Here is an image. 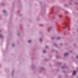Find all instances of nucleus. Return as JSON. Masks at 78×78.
Returning a JSON list of instances; mask_svg holds the SVG:
<instances>
[{
	"label": "nucleus",
	"instance_id": "nucleus-5",
	"mask_svg": "<svg viewBox=\"0 0 78 78\" xmlns=\"http://www.w3.org/2000/svg\"><path fill=\"white\" fill-rule=\"evenodd\" d=\"M2 35H0V37H2Z\"/></svg>",
	"mask_w": 78,
	"mask_h": 78
},
{
	"label": "nucleus",
	"instance_id": "nucleus-3",
	"mask_svg": "<svg viewBox=\"0 0 78 78\" xmlns=\"http://www.w3.org/2000/svg\"><path fill=\"white\" fill-rule=\"evenodd\" d=\"M60 39V38L59 37H58V38H57V39L58 40L59 39Z\"/></svg>",
	"mask_w": 78,
	"mask_h": 78
},
{
	"label": "nucleus",
	"instance_id": "nucleus-15",
	"mask_svg": "<svg viewBox=\"0 0 78 78\" xmlns=\"http://www.w3.org/2000/svg\"><path fill=\"white\" fill-rule=\"evenodd\" d=\"M62 68H63V67H62Z\"/></svg>",
	"mask_w": 78,
	"mask_h": 78
},
{
	"label": "nucleus",
	"instance_id": "nucleus-8",
	"mask_svg": "<svg viewBox=\"0 0 78 78\" xmlns=\"http://www.w3.org/2000/svg\"><path fill=\"white\" fill-rule=\"evenodd\" d=\"M3 12L5 13V12H6L5 11H3Z\"/></svg>",
	"mask_w": 78,
	"mask_h": 78
},
{
	"label": "nucleus",
	"instance_id": "nucleus-10",
	"mask_svg": "<svg viewBox=\"0 0 78 78\" xmlns=\"http://www.w3.org/2000/svg\"><path fill=\"white\" fill-rule=\"evenodd\" d=\"M48 48V46H46V48Z\"/></svg>",
	"mask_w": 78,
	"mask_h": 78
},
{
	"label": "nucleus",
	"instance_id": "nucleus-12",
	"mask_svg": "<svg viewBox=\"0 0 78 78\" xmlns=\"http://www.w3.org/2000/svg\"><path fill=\"white\" fill-rule=\"evenodd\" d=\"M63 28H64V29H65L66 28V27H64Z\"/></svg>",
	"mask_w": 78,
	"mask_h": 78
},
{
	"label": "nucleus",
	"instance_id": "nucleus-13",
	"mask_svg": "<svg viewBox=\"0 0 78 78\" xmlns=\"http://www.w3.org/2000/svg\"><path fill=\"white\" fill-rule=\"evenodd\" d=\"M51 39H53V37H52Z\"/></svg>",
	"mask_w": 78,
	"mask_h": 78
},
{
	"label": "nucleus",
	"instance_id": "nucleus-4",
	"mask_svg": "<svg viewBox=\"0 0 78 78\" xmlns=\"http://www.w3.org/2000/svg\"><path fill=\"white\" fill-rule=\"evenodd\" d=\"M45 52H46L44 50V51H43V53H45Z\"/></svg>",
	"mask_w": 78,
	"mask_h": 78
},
{
	"label": "nucleus",
	"instance_id": "nucleus-11",
	"mask_svg": "<svg viewBox=\"0 0 78 78\" xmlns=\"http://www.w3.org/2000/svg\"><path fill=\"white\" fill-rule=\"evenodd\" d=\"M76 58H78V56H76Z\"/></svg>",
	"mask_w": 78,
	"mask_h": 78
},
{
	"label": "nucleus",
	"instance_id": "nucleus-1",
	"mask_svg": "<svg viewBox=\"0 0 78 78\" xmlns=\"http://www.w3.org/2000/svg\"><path fill=\"white\" fill-rule=\"evenodd\" d=\"M75 73H76V72H75V71H74L73 73V75H75Z\"/></svg>",
	"mask_w": 78,
	"mask_h": 78
},
{
	"label": "nucleus",
	"instance_id": "nucleus-7",
	"mask_svg": "<svg viewBox=\"0 0 78 78\" xmlns=\"http://www.w3.org/2000/svg\"><path fill=\"white\" fill-rule=\"evenodd\" d=\"M12 47H14V44H12Z\"/></svg>",
	"mask_w": 78,
	"mask_h": 78
},
{
	"label": "nucleus",
	"instance_id": "nucleus-6",
	"mask_svg": "<svg viewBox=\"0 0 78 78\" xmlns=\"http://www.w3.org/2000/svg\"><path fill=\"white\" fill-rule=\"evenodd\" d=\"M28 42H29L30 43V42H31V40H29L28 41Z\"/></svg>",
	"mask_w": 78,
	"mask_h": 78
},
{
	"label": "nucleus",
	"instance_id": "nucleus-14",
	"mask_svg": "<svg viewBox=\"0 0 78 78\" xmlns=\"http://www.w3.org/2000/svg\"><path fill=\"white\" fill-rule=\"evenodd\" d=\"M60 44L61 45H62V44Z\"/></svg>",
	"mask_w": 78,
	"mask_h": 78
},
{
	"label": "nucleus",
	"instance_id": "nucleus-9",
	"mask_svg": "<svg viewBox=\"0 0 78 78\" xmlns=\"http://www.w3.org/2000/svg\"><path fill=\"white\" fill-rule=\"evenodd\" d=\"M40 41H42V39H40Z\"/></svg>",
	"mask_w": 78,
	"mask_h": 78
},
{
	"label": "nucleus",
	"instance_id": "nucleus-2",
	"mask_svg": "<svg viewBox=\"0 0 78 78\" xmlns=\"http://www.w3.org/2000/svg\"><path fill=\"white\" fill-rule=\"evenodd\" d=\"M69 55V54L68 53H66V54H65L64 55L65 56H67Z\"/></svg>",
	"mask_w": 78,
	"mask_h": 78
}]
</instances>
